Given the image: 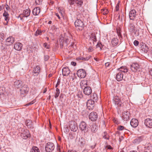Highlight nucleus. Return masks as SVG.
Returning <instances> with one entry per match:
<instances>
[{"instance_id":"obj_1","label":"nucleus","mask_w":152,"mask_h":152,"mask_svg":"<svg viewBox=\"0 0 152 152\" xmlns=\"http://www.w3.org/2000/svg\"><path fill=\"white\" fill-rule=\"evenodd\" d=\"M79 16V15L77 16V19L75 23V25L77 29L82 30L84 27V23L80 19H78L80 18Z\"/></svg>"},{"instance_id":"obj_2","label":"nucleus","mask_w":152,"mask_h":152,"mask_svg":"<svg viewBox=\"0 0 152 152\" xmlns=\"http://www.w3.org/2000/svg\"><path fill=\"white\" fill-rule=\"evenodd\" d=\"M113 100L115 102V104L119 107L121 106L122 104L125 101L124 98L121 99V98L117 96H116L114 97Z\"/></svg>"},{"instance_id":"obj_3","label":"nucleus","mask_w":152,"mask_h":152,"mask_svg":"<svg viewBox=\"0 0 152 152\" xmlns=\"http://www.w3.org/2000/svg\"><path fill=\"white\" fill-rule=\"evenodd\" d=\"M55 145L51 142H48L46 144L45 149L47 152H52L54 149Z\"/></svg>"},{"instance_id":"obj_4","label":"nucleus","mask_w":152,"mask_h":152,"mask_svg":"<svg viewBox=\"0 0 152 152\" xmlns=\"http://www.w3.org/2000/svg\"><path fill=\"white\" fill-rule=\"evenodd\" d=\"M69 126L71 131L75 132L78 129V126L77 123L73 121L69 122Z\"/></svg>"},{"instance_id":"obj_5","label":"nucleus","mask_w":152,"mask_h":152,"mask_svg":"<svg viewBox=\"0 0 152 152\" xmlns=\"http://www.w3.org/2000/svg\"><path fill=\"white\" fill-rule=\"evenodd\" d=\"M140 50L141 53H146L148 51V48L147 45L143 42H140Z\"/></svg>"},{"instance_id":"obj_6","label":"nucleus","mask_w":152,"mask_h":152,"mask_svg":"<svg viewBox=\"0 0 152 152\" xmlns=\"http://www.w3.org/2000/svg\"><path fill=\"white\" fill-rule=\"evenodd\" d=\"M29 90V88L27 86L24 85L21 88L20 93L22 94H26L28 93Z\"/></svg>"},{"instance_id":"obj_7","label":"nucleus","mask_w":152,"mask_h":152,"mask_svg":"<svg viewBox=\"0 0 152 152\" xmlns=\"http://www.w3.org/2000/svg\"><path fill=\"white\" fill-rule=\"evenodd\" d=\"M94 101L91 99L88 100L86 103L87 109L88 110L92 109L94 106Z\"/></svg>"},{"instance_id":"obj_8","label":"nucleus","mask_w":152,"mask_h":152,"mask_svg":"<svg viewBox=\"0 0 152 152\" xmlns=\"http://www.w3.org/2000/svg\"><path fill=\"white\" fill-rule=\"evenodd\" d=\"M77 76L80 78H83L86 76L85 71L82 69L78 70L77 71Z\"/></svg>"},{"instance_id":"obj_9","label":"nucleus","mask_w":152,"mask_h":152,"mask_svg":"<svg viewBox=\"0 0 152 152\" xmlns=\"http://www.w3.org/2000/svg\"><path fill=\"white\" fill-rule=\"evenodd\" d=\"M89 119L92 121H96L98 118L97 114L96 112H92L89 115Z\"/></svg>"},{"instance_id":"obj_10","label":"nucleus","mask_w":152,"mask_h":152,"mask_svg":"<svg viewBox=\"0 0 152 152\" xmlns=\"http://www.w3.org/2000/svg\"><path fill=\"white\" fill-rule=\"evenodd\" d=\"M140 68V66L137 63H133L131 66L130 69L133 72H136Z\"/></svg>"},{"instance_id":"obj_11","label":"nucleus","mask_w":152,"mask_h":152,"mask_svg":"<svg viewBox=\"0 0 152 152\" xmlns=\"http://www.w3.org/2000/svg\"><path fill=\"white\" fill-rule=\"evenodd\" d=\"M20 136L23 139H26L30 137V134L28 130H26L25 132L21 133Z\"/></svg>"},{"instance_id":"obj_12","label":"nucleus","mask_w":152,"mask_h":152,"mask_svg":"<svg viewBox=\"0 0 152 152\" xmlns=\"http://www.w3.org/2000/svg\"><path fill=\"white\" fill-rule=\"evenodd\" d=\"M15 39L12 37H10L7 38L6 40V45L9 46L12 44L14 42Z\"/></svg>"},{"instance_id":"obj_13","label":"nucleus","mask_w":152,"mask_h":152,"mask_svg":"<svg viewBox=\"0 0 152 152\" xmlns=\"http://www.w3.org/2000/svg\"><path fill=\"white\" fill-rule=\"evenodd\" d=\"M129 112L127 111L124 112L122 114V118L124 121H127L129 119Z\"/></svg>"},{"instance_id":"obj_14","label":"nucleus","mask_w":152,"mask_h":152,"mask_svg":"<svg viewBox=\"0 0 152 152\" xmlns=\"http://www.w3.org/2000/svg\"><path fill=\"white\" fill-rule=\"evenodd\" d=\"M144 123L145 126L149 128H152V119L147 118L145 120Z\"/></svg>"},{"instance_id":"obj_15","label":"nucleus","mask_w":152,"mask_h":152,"mask_svg":"<svg viewBox=\"0 0 152 152\" xmlns=\"http://www.w3.org/2000/svg\"><path fill=\"white\" fill-rule=\"evenodd\" d=\"M92 89L90 86H86L83 89V92L86 95H88L91 94Z\"/></svg>"},{"instance_id":"obj_16","label":"nucleus","mask_w":152,"mask_h":152,"mask_svg":"<svg viewBox=\"0 0 152 152\" xmlns=\"http://www.w3.org/2000/svg\"><path fill=\"white\" fill-rule=\"evenodd\" d=\"M79 128L82 131H85L87 128V125L85 122L82 121L79 124Z\"/></svg>"},{"instance_id":"obj_17","label":"nucleus","mask_w":152,"mask_h":152,"mask_svg":"<svg viewBox=\"0 0 152 152\" xmlns=\"http://www.w3.org/2000/svg\"><path fill=\"white\" fill-rule=\"evenodd\" d=\"M138 121L136 119H132L130 121V125L133 127H136L138 124Z\"/></svg>"},{"instance_id":"obj_18","label":"nucleus","mask_w":152,"mask_h":152,"mask_svg":"<svg viewBox=\"0 0 152 152\" xmlns=\"http://www.w3.org/2000/svg\"><path fill=\"white\" fill-rule=\"evenodd\" d=\"M63 75L67 76L70 73V71L68 67H64L62 69Z\"/></svg>"},{"instance_id":"obj_19","label":"nucleus","mask_w":152,"mask_h":152,"mask_svg":"<svg viewBox=\"0 0 152 152\" xmlns=\"http://www.w3.org/2000/svg\"><path fill=\"white\" fill-rule=\"evenodd\" d=\"M22 44L19 42H16L14 45V48L18 51H20L22 49Z\"/></svg>"},{"instance_id":"obj_20","label":"nucleus","mask_w":152,"mask_h":152,"mask_svg":"<svg viewBox=\"0 0 152 152\" xmlns=\"http://www.w3.org/2000/svg\"><path fill=\"white\" fill-rule=\"evenodd\" d=\"M136 11L134 10H132L130 11L129 13V17L130 19L133 20L136 15Z\"/></svg>"},{"instance_id":"obj_21","label":"nucleus","mask_w":152,"mask_h":152,"mask_svg":"<svg viewBox=\"0 0 152 152\" xmlns=\"http://www.w3.org/2000/svg\"><path fill=\"white\" fill-rule=\"evenodd\" d=\"M3 15V16L5 17V20L7 22L6 23H4L5 25H7L10 19V18L9 17V14L7 12H6V11H4Z\"/></svg>"},{"instance_id":"obj_22","label":"nucleus","mask_w":152,"mask_h":152,"mask_svg":"<svg viewBox=\"0 0 152 152\" xmlns=\"http://www.w3.org/2000/svg\"><path fill=\"white\" fill-rule=\"evenodd\" d=\"M123 78V74L121 72H118L116 76V79L118 81H121Z\"/></svg>"},{"instance_id":"obj_23","label":"nucleus","mask_w":152,"mask_h":152,"mask_svg":"<svg viewBox=\"0 0 152 152\" xmlns=\"http://www.w3.org/2000/svg\"><path fill=\"white\" fill-rule=\"evenodd\" d=\"M118 72L126 73L128 71V69L125 66H122L117 69Z\"/></svg>"},{"instance_id":"obj_24","label":"nucleus","mask_w":152,"mask_h":152,"mask_svg":"<svg viewBox=\"0 0 152 152\" xmlns=\"http://www.w3.org/2000/svg\"><path fill=\"white\" fill-rule=\"evenodd\" d=\"M85 139L83 137H81L77 140L78 144L80 146H83L85 144Z\"/></svg>"},{"instance_id":"obj_25","label":"nucleus","mask_w":152,"mask_h":152,"mask_svg":"<svg viewBox=\"0 0 152 152\" xmlns=\"http://www.w3.org/2000/svg\"><path fill=\"white\" fill-rule=\"evenodd\" d=\"M40 9L39 7H37L34 8L32 11L33 14L34 15H38L40 13Z\"/></svg>"},{"instance_id":"obj_26","label":"nucleus","mask_w":152,"mask_h":152,"mask_svg":"<svg viewBox=\"0 0 152 152\" xmlns=\"http://www.w3.org/2000/svg\"><path fill=\"white\" fill-rule=\"evenodd\" d=\"M26 125L28 128H33V124L31 121L29 120H27L26 121Z\"/></svg>"},{"instance_id":"obj_27","label":"nucleus","mask_w":152,"mask_h":152,"mask_svg":"<svg viewBox=\"0 0 152 152\" xmlns=\"http://www.w3.org/2000/svg\"><path fill=\"white\" fill-rule=\"evenodd\" d=\"M97 41L96 37L94 33H92L91 34L90 38L89 39V41Z\"/></svg>"},{"instance_id":"obj_28","label":"nucleus","mask_w":152,"mask_h":152,"mask_svg":"<svg viewBox=\"0 0 152 152\" xmlns=\"http://www.w3.org/2000/svg\"><path fill=\"white\" fill-rule=\"evenodd\" d=\"M102 136L104 139L108 140L109 139L110 136L107 132H104L102 134Z\"/></svg>"},{"instance_id":"obj_29","label":"nucleus","mask_w":152,"mask_h":152,"mask_svg":"<svg viewBox=\"0 0 152 152\" xmlns=\"http://www.w3.org/2000/svg\"><path fill=\"white\" fill-rule=\"evenodd\" d=\"M98 127L95 124H93L91 126V131L93 132H96L98 130Z\"/></svg>"},{"instance_id":"obj_30","label":"nucleus","mask_w":152,"mask_h":152,"mask_svg":"<svg viewBox=\"0 0 152 152\" xmlns=\"http://www.w3.org/2000/svg\"><path fill=\"white\" fill-rule=\"evenodd\" d=\"M128 28L130 32H133L135 30V26L133 24L131 23L129 26Z\"/></svg>"},{"instance_id":"obj_31","label":"nucleus","mask_w":152,"mask_h":152,"mask_svg":"<svg viewBox=\"0 0 152 152\" xmlns=\"http://www.w3.org/2000/svg\"><path fill=\"white\" fill-rule=\"evenodd\" d=\"M31 11L29 9H26L24 10V16L27 17L29 16L30 13Z\"/></svg>"},{"instance_id":"obj_32","label":"nucleus","mask_w":152,"mask_h":152,"mask_svg":"<svg viewBox=\"0 0 152 152\" xmlns=\"http://www.w3.org/2000/svg\"><path fill=\"white\" fill-rule=\"evenodd\" d=\"M118 40L116 38H113L111 41V43L114 46L118 44Z\"/></svg>"},{"instance_id":"obj_33","label":"nucleus","mask_w":152,"mask_h":152,"mask_svg":"<svg viewBox=\"0 0 152 152\" xmlns=\"http://www.w3.org/2000/svg\"><path fill=\"white\" fill-rule=\"evenodd\" d=\"M142 140V137H137L134 140L133 142L135 144H138Z\"/></svg>"},{"instance_id":"obj_34","label":"nucleus","mask_w":152,"mask_h":152,"mask_svg":"<svg viewBox=\"0 0 152 152\" xmlns=\"http://www.w3.org/2000/svg\"><path fill=\"white\" fill-rule=\"evenodd\" d=\"M21 81L19 80H16L14 82V85L15 86L18 88H19L21 86Z\"/></svg>"},{"instance_id":"obj_35","label":"nucleus","mask_w":152,"mask_h":152,"mask_svg":"<svg viewBox=\"0 0 152 152\" xmlns=\"http://www.w3.org/2000/svg\"><path fill=\"white\" fill-rule=\"evenodd\" d=\"M40 72V68L38 66H36V67L34 68L33 72L34 73L39 74Z\"/></svg>"},{"instance_id":"obj_36","label":"nucleus","mask_w":152,"mask_h":152,"mask_svg":"<svg viewBox=\"0 0 152 152\" xmlns=\"http://www.w3.org/2000/svg\"><path fill=\"white\" fill-rule=\"evenodd\" d=\"M30 152H40L39 148L37 147H33L31 149Z\"/></svg>"},{"instance_id":"obj_37","label":"nucleus","mask_w":152,"mask_h":152,"mask_svg":"<svg viewBox=\"0 0 152 152\" xmlns=\"http://www.w3.org/2000/svg\"><path fill=\"white\" fill-rule=\"evenodd\" d=\"M92 98L93 99V101L96 102L98 99L97 94L96 93L93 94V95L91 96Z\"/></svg>"},{"instance_id":"obj_38","label":"nucleus","mask_w":152,"mask_h":152,"mask_svg":"<svg viewBox=\"0 0 152 152\" xmlns=\"http://www.w3.org/2000/svg\"><path fill=\"white\" fill-rule=\"evenodd\" d=\"M60 92L59 89L58 88H56V92L55 93V98H57L59 95Z\"/></svg>"},{"instance_id":"obj_39","label":"nucleus","mask_w":152,"mask_h":152,"mask_svg":"<svg viewBox=\"0 0 152 152\" xmlns=\"http://www.w3.org/2000/svg\"><path fill=\"white\" fill-rule=\"evenodd\" d=\"M5 88L4 87L0 86V95H1L4 93L5 91Z\"/></svg>"},{"instance_id":"obj_40","label":"nucleus","mask_w":152,"mask_h":152,"mask_svg":"<svg viewBox=\"0 0 152 152\" xmlns=\"http://www.w3.org/2000/svg\"><path fill=\"white\" fill-rule=\"evenodd\" d=\"M102 14L104 15H106L108 13V10L106 9L102 10Z\"/></svg>"},{"instance_id":"obj_41","label":"nucleus","mask_w":152,"mask_h":152,"mask_svg":"<svg viewBox=\"0 0 152 152\" xmlns=\"http://www.w3.org/2000/svg\"><path fill=\"white\" fill-rule=\"evenodd\" d=\"M63 130L64 131V132L66 133L68 132L69 131V129L67 126H65Z\"/></svg>"},{"instance_id":"obj_42","label":"nucleus","mask_w":152,"mask_h":152,"mask_svg":"<svg viewBox=\"0 0 152 152\" xmlns=\"http://www.w3.org/2000/svg\"><path fill=\"white\" fill-rule=\"evenodd\" d=\"M77 96L78 98H81L83 97V95L82 93L80 92H79L77 94Z\"/></svg>"},{"instance_id":"obj_43","label":"nucleus","mask_w":152,"mask_h":152,"mask_svg":"<svg viewBox=\"0 0 152 152\" xmlns=\"http://www.w3.org/2000/svg\"><path fill=\"white\" fill-rule=\"evenodd\" d=\"M118 129L119 130H123L125 129H126L123 126H118Z\"/></svg>"},{"instance_id":"obj_44","label":"nucleus","mask_w":152,"mask_h":152,"mask_svg":"<svg viewBox=\"0 0 152 152\" xmlns=\"http://www.w3.org/2000/svg\"><path fill=\"white\" fill-rule=\"evenodd\" d=\"M41 31L39 30H37L36 32L35 35L36 36H37L38 35H40L41 34Z\"/></svg>"},{"instance_id":"obj_45","label":"nucleus","mask_w":152,"mask_h":152,"mask_svg":"<svg viewBox=\"0 0 152 152\" xmlns=\"http://www.w3.org/2000/svg\"><path fill=\"white\" fill-rule=\"evenodd\" d=\"M4 34L0 33V41H2L4 39Z\"/></svg>"},{"instance_id":"obj_46","label":"nucleus","mask_w":152,"mask_h":152,"mask_svg":"<svg viewBox=\"0 0 152 152\" xmlns=\"http://www.w3.org/2000/svg\"><path fill=\"white\" fill-rule=\"evenodd\" d=\"M102 45L101 42L98 43L96 45V48L99 47L100 49H101L102 48Z\"/></svg>"},{"instance_id":"obj_47","label":"nucleus","mask_w":152,"mask_h":152,"mask_svg":"<svg viewBox=\"0 0 152 152\" xmlns=\"http://www.w3.org/2000/svg\"><path fill=\"white\" fill-rule=\"evenodd\" d=\"M76 2L79 4L80 5H81L83 3V1L81 0H76Z\"/></svg>"},{"instance_id":"obj_48","label":"nucleus","mask_w":152,"mask_h":152,"mask_svg":"<svg viewBox=\"0 0 152 152\" xmlns=\"http://www.w3.org/2000/svg\"><path fill=\"white\" fill-rule=\"evenodd\" d=\"M96 41H89V43L91 44V46H94L95 45V43L96 42Z\"/></svg>"},{"instance_id":"obj_49","label":"nucleus","mask_w":152,"mask_h":152,"mask_svg":"<svg viewBox=\"0 0 152 152\" xmlns=\"http://www.w3.org/2000/svg\"><path fill=\"white\" fill-rule=\"evenodd\" d=\"M87 82L86 81H83L81 82L80 83V86H81V87L83 88L82 87V85H83V84L86 85H87Z\"/></svg>"},{"instance_id":"obj_50","label":"nucleus","mask_w":152,"mask_h":152,"mask_svg":"<svg viewBox=\"0 0 152 152\" xmlns=\"http://www.w3.org/2000/svg\"><path fill=\"white\" fill-rule=\"evenodd\" d=\"M18 130L20 132L21 134L25 132V130L23 129L19 128H18Z\"/></svg>"},{"instance_id":"obj_51","label":"nucleus","mask_w":152,"mask_h":152,"mask_svg":"<svg viewBox=\"0 0 152 152\" xmlns=\"http://www.w3.org/2000/svg\"><path fill=\"white\" fill-rule=\"evenodd\" d=\"M58 11L60 14L62 16H63L64 12L63 11H62L61 10L58 9Z\"/></svg>"},{"instance_id":"obj_52","label":"nucleus","mask_w":152,"mask_h":152,"mask_svg":"<svg viewBox=\"0 0 152 152\" xmlns=\"http://www.w3.org/2000/svg\"><path fill=\"white\" fill-rule=\"evenodd\" d=\"M139 42L138 41L135 40L134 42V44L135 46H137L138 45Z\"/></svg>"},{"instance_id":"obj_53","label":"nucleus","mask_w":152,"mask_h":152,"mask_svg":"<svg viewBox=\"0 0 152 152\" xmlns=\"http://www.w3.org/2000/svg\"><path fill=\"white\" fill-rule=\"evenodd\" d=\"M44 47L47 49L49 48V45H48L46 43H45L44 44Z\"/></svg>"},{"instance_id":"obj_54","label":"nucleus","mask_w":152,"mask_h":152,"mask_svg":"<svg viewBox=\"0 0 152 152\" xmlns=\"http://www.w3.org/2000/svg\"><path fill=\"white\" fill-rule=\"evenodd\" d=\"M42 1V0H35V2L37 4H39Z\"/></svg>"},{"instance_id":"obj_55","label":"nucleus","mask_w":152,"mask_h":152,"mask_svg":"<svg viewBox=\"0 0 152 152\" xmlns=\"http://www.w3.org/2000/svg\"><path fill=\"white\" fill-rule=\"evenodd\" d=\"M49 57L47 55H46L45 56H44V60L45 61H48V60L49 59Z\"/></svg>"},{"instance_id":"obj_56","label":"nucleus","mask_w":152,"mask_h":152,"mask_svg":"<svg viewBox=\"0 0 152 152\" xmlns=\"http://www.w3.org/2000/svg\"><path fill=\"white\" fill-rule=\"evenodd\" d=\"M35 102L34 101V100H33L31 102H29L26 105V106H28V105H31V104H33Z\"/></svg>"},{"instance_id":"obj_57","label":"nucleus","mask_w":152,"mask_h":152,"mask_svg":"<svg viewBox=\"0 0 152 152\" xmlns=\"http://www.w3.org/2000/svg\"><path fill=\"white\" fill-rule=\"evenodd\" d=\"M92 46H90V47H89V48H88V51H89V52H92V51L94 49L92 48Z\"/></svg>"},{"instance_id":"obj_58","label":"nucleus","mask_w":152,"mask_h":152,"mask_svg":"<svg viewBox=\"0 0 152 152\" xmlns=\"http://www.w3.org/2000/svg\"><path fill=\"white\" fill-rule=\"evenodd\" d=\"M77 60H80L83 61H84V58L83 57H80L77 58Z\"/></svg>"},{"instance_id":"obj_59","label":"nucleus","mask_w":152,"mask_h":152,"mask_svg":"<svg viewBox=\"0 0 152 152\" xmlns=\"http://www.w3.org/2000/svg\"><path fill=\"white\" fill-rule=\"evenodd\" d=\"M119 10V6L118 4H117L115 7V10L117 11Z\"/></svg>"},{"instance_id":"obj_60","label":"nucleus","mask_w":152,"mask_h":152,"mask_svg":"<svg viewBox=\"0 0 152 152\" xmlns=\"http://www.w3.org/2000/svg\"><path fill=\"white\" fill-rule=\"evenodd\" d=\"M110 63L108 62L105 63V66L106 67H108L110 65Z\"/></svg>"},{"instance_id":"obj_61","label":"nucleus","mask_w":152,"mask_h":152,"mask_svg":"<svg viewBox=\"0 0 152 152\" xmlns=\"http://www.w3.org/2000/svg\"><path fill=\"white\" fill-rule=\"evenodd\" d=\"M149 72L150 75L152 76V68L149 69Z\"/></svg>"},{"instance_id":"obj_62","label":"nucleus","mask_w":152,"mask_h":152,"mask_svg":"<svg viewBox=\"0 0 152 152\" xmlns=\"http://www.w3.org/2000/svg\"><path fill=\"white\" fill-rule=\"evenodd\" d=\"M90 56H88L87 57H86V58H84V61H88V60L89 59H90Z\"/></svg>"},{"instance_id":"obj_63","label":"nucleus","mask_w":152,"mask_h":152,"mask_svg":"<svg viewBox=\"0 0 152 152\" xmlns=\"http://www.w3.org/2000/svg\"><path fill=\"white\" fill-rule=\"evenodd\" d=\"M106 147L109 149H112V148L110 145H107Z\"/></svg>"},{"instance_id":"obj_64","label":"nucleus","mask_w":152,"mask_h":152,"mask_svg":"<svg viewBox=\"0 0 152 152\" xmlns=\"http://www.w3.org/2000/svg\"><path fill=\"white\" fill-rule=\"evenodd\" d=\"M71 64L72 65H73L74 66H75L76 65V63L75 62L73 61L72 62Z\"/></svg>"}]
</instances>
